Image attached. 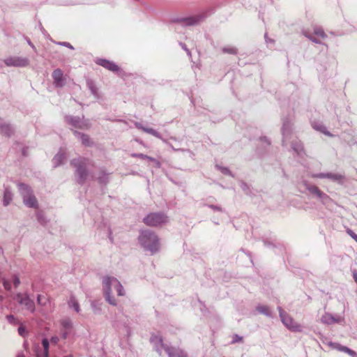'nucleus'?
Masks as SVG:
<instances>
[{
    "mask_svg": "<svg viewBox=\"0 0 357 357\" xmlns=\"http://www.w3.org/2000/svg\"><path fill=\"white\" fill-rule=\"evenodd\" d=\"M150 341L151 344H153L155 351L161 356L162 351H165V347H167V344L163 342L162 337L160 335H152Z\"/></svg>",
    "mask_w": 357,
    "mask_h": 357,
    "instance_id": "obj_13",
    "label": "nucleus"
},
{
    "mask_svg": "<svg viewBox=\"0 0 357 357\" xmlns=\"http://www.w3.org/2000/svg\"><path fill=\"white\" fill-rule=\"evenodd\" d=\"M91 307H92V309H93L94 313H96V314L100 313L101 308L98 303L93 301L91 303Z\"/></svg>",
    "mask_w": 357,
    "mask_h": 357,
    "instance_id": "obj_40",
    "label": "nucleus"
},
{
    "mask_svg": "<svg viewBox=\"0 0 357 357\" xmlns=\"http://www.w3.org/2000/svg\"><path fill=\"white\" fill-rule=\"evenodd\" d=\"M47 301V298L45 296L39 294L37 296V303L40 305H45Z\"/></svg>",
    "mask_w": 357,
    "mask_h": 357,
    "instance_id": "obj_39",
    "label": "nucleus"
},
{
    "mask_svg": "<svg viewBox=\"0 0 357 357\" xmlns=\"http://www.w3.org/2000/svg\"><path fill=\"white\" fill-rule=\"evenodd\" d=\"M282 322L289 330L294 332L302 331V326L289 317L281 307H278Z\"/></svg>",
    "mask_w": 357,
    "mask_h": 357,
    "instance_id": "obj_5",
    "label": "nucleus"
},
{
    "mask_svg": "<svg viewBox=\"0 0 357 357\" xmlns=\"http://www.w3.org/2000/svg\"><path fill=\"white\" fill-rule=\"evenodd\" d=\"M13 283H14V285L15 287H17L20 284V280L18 277H17V276L14 277Z\"/></svg>",
    "mask_w": 357,
    "mask_h": 357,
    "instance_id": "obj_54",
    "label": "nucleus"
},
{
    "mask_svg": "<svg viewBox=\"0 0 357 357\" xmlns=\"http://www.w3.org/2000/svg\"><path fill=\"white\" fill-rule=\"evenodd\" d=\"M171 147H172V149H173V150H174V151H182V152H185V151H186V152H188V153H190V155H194V154H193V153H192L191 151H190L189 149H175V148H174L172 145H171Z\"/></svg>",
    "mask_w": 357,
    "mask_h": 357,
    "instance_id": "obj_49",
    "label": "nucleus"
},
{
    "mask_svg": "<svg viewBox=\"0 0 357 357\" xmlns=\"http://www.w3.org/2000/svg\"><path fill=\"white\" fill-rule=\"evenodd\" d=\"M61 325L64 330L70 331L73 327L72 321L69 319L63 320L61 321Z\"/></svg>",
    "mask_w": 357,
    "mask_h": 357,
    "instance_id": "obj_37",
    "label": "nucleus"
},
{
    "mask_svg": "<svg viewBox=\"0 0 357 357\" xmlns=\"http://www.w3.org/2000/svg\"><path fill=\"white\" fill-rule=\"evenodd\" d=\"M0 252H1V248H0Z\"/></svg>",
    "mask_w": 357,
    "mask_h": 357,
    "instance_id": "obj_63",
    "label": "nucleus"
},
{
    "mask_svg": "<svg viewBox=\"0 0 357 357\" xmlns=\"http://www.w3.org/2000/svg\"><path fill=\"white\" fill-rule=\"evenodd\" d=\"M58 44L60 45L68 47V48H70L71 50L74 49V47L72 46V45L70 43H68V42H59V43H58Z\"/></svg>",
    "mask_w": 357,
    "mask_h": 357,
    "instance_id": "obj_48",
    "label": "nucleus"
},
{
    "mask_svg": "<svg viewBox=\"0 0 357 357\" xmlns=\"http://www.w3.org/2000/svg\"><path fill=\"white\" fill-rule=\"evenodd\" d=\"M168 221V217L162 212L151 213L145 216L143 222L149 227H158Z\"/></svg>",
    "mask_w": 357,
    "mask_h": 357,
    "instance_id": "obj_4",
    "label": "nucleus"
},
{
    "mask_svg": "<svg viewBox=\"0 0 357 357\" xmlns=\"http://www.w3.org/2000/svg\"><path fill=\"white\" fill-rule=\"evenodd\" d=\"M262 139H264L268 144H270V142L268 140V139L266 137H264Z\"/></svg>",
    "mask_w": 357,
    "mask_h": 357,
    "instance_id": "obj_58",
    "label": "nucleus"
},
{
    "mask_svg": "<svg viewBox=\"0 0 357 357\" xmlns=\"http://www.w3.org/2000/svg\"><path fill=\"white\" fill-rule=\"evenodd\" d=\"M18 190L20 192V195L22 197V199L24 197H26L27 196L31 195L33 193V190L28 185L24 183H19L17 184Z\"/></svg>",
    "mask_w": 357,
    "mask_h": 357,
    "instance_id": "obj_20",
    "label": "nucleus"
},
{
    "mask_svg": "<svg viewBox=\"0 0 357 357\" xmlns=\"http://www.w3.org/2000/svg\"><path fill=\"white\" fill-rule=\"evenodd\" d=\"M14 127L5 119L0 118V134L10 137L14 134Z\"/></svg>",
    "mask_w": 357,
    "mask_h": 357,
    "instance_id": "obj_14",
    "label": "nucleus"
},
{
    "mask_svg": "<svg viewBox=\"0 0 357 357\" xmlns=\"http://www.w3.org/2000/svg\"><path fill=\"white\" fill-rule=\"evenodd\" d=\"M257 310L267 317H271V313L269 307L266 305H259L257 307Z\"/></svg>",
    "mask_w": 357,
    "mask_h": 357,
    "instance_id": "obj_33",
    "label": "nucleus"
},
{
    "mask_svg": "<svg viewBox=\"0 0 357 357\" xmlns=\"http://www.w3.org/2000/svg\"><path fill=\"white\" fill-rule=\"evenodd\" d=\"M86 84L88 88L89 89L91 94L95 97L98 98V89L96 88L95 84L91 80H87Z\"/></svg>",
    "mask_w": 357,
    "mask_h": 357,
    "instance_id": "obj_31",
    "label": "nucleus"
},
{
    "mask_svg": "<svg viewBox=\"0 0 357 357\" xmlns=\"http://www.w3.org/2000/svg\"><path fill=\"white\" fill-rule=\"evenodd\" d=\"M310 176L314 178H327L340 184L343 183L344 180V175L332 172L312 174Z\"/></svg>",
    "mask_w": 357,
    "mask_h": 357,
    "instance_id": "obj_10",
    "label": "nucleus"
},
{
    "mask_svg": "<svg viewBox=\"0 0 357 357\" xmlns=\"http://www.w3.org/2000/svg\"><path fill=\"white\" fill-rule=\"evenodd\" d=\"M180 45L181 47L187 52L188 55L190 56L191 53L190 50L187 48L186 45L182 43H180Z\"/></svg>",
    "mask_w": 357,
    "mask_h": 357,
    "instance_id": "obj_53",
    "label": "nucleus"
},
{
    "mask_svg": "<svg viewBox=\"0 0 357 357\" xmlns=\"http://www.w3.org/2000/svg\"><path fill=\"white\" fill-rule=\"evenodd\" d=\"M131 156L132 158H139L140 159H143V160H145L146 157V155L145 154H143V153H132L131 154Z\"/></svg>",
    "mask_w": 357,
    "mask_h": 357,
    "instance_id": "obj_46",
    "label": "nucleus"
},
{
    "mask_svg": "<svg viewBox=\"0 0 357 357\" xmlns=\"http://www.w3.org/2000/svg\"><path fill=\"white\" fill-rule=\"evenodd\" d=\"M52 76L54 79V84L56 87L61 88L65 85V81L63 78V71L61 69L57 68L54 70Z\"/></svg>",
    "mask_w": 357,
    "mask_h": 357,
    "instance_id": "obj_15",
    "label": "nucleus"
},
{
    "mask_svg": "<svg viewBox=\"0 0 357 357\" xmlns=\"http://www.w3.org/2000/svg\"><path fill=\"white\" fill-rule=\"evenodd\" d=\"M241 188L245 192V194H247V195L249 194L250 191L248 189V186L245 182H243V181L241 182Z\"/></svg>",
    "mask_w": 357,
    "mask_h": 357,
    "instance_id": "obj_44",
    "label": "nucleus"
},
{
    "mask_svg": "<svg viewBox=\"0 0 357 357\" xmlns=\"http://www.w3.org/2000/svg\"><path fill=\"white\" fill-rule=\"evenodd\" d=\"M102 287H109L112 289L114 287L118 296H122L125 294V291L121 283L114 277L106 276L102 280Z\"/></svg>",
    "mask_w": 357,
    "mask_h": 357,
    "instance_id": "obj_7",
    "label": "nucleus"
},
{
    "mask_svg": "<svg viewBox=\"0 0 357 357\" xmlns=\"http://www.w3.org/2000/svg\"><path fill=\"white\" fill-rule=\"evenodd\" d=\"M141 246L146 251L152 254L157 252L160 248L159 238L155 232L149 229L140 231L138 237Z\"/></svg>",
    "mask_w": 357,
    "mask_h": 357,
    "instance_id": "obj_2",
    "label": "nucleus"
},
{
    "mask_svg": "<svg viewBox=\"0 0 357 357\" xmlns=\"http://www.w3.org/2000/svg\"><path fill=\"white\" fill-rule=\"evenodd\" d=\"M267 40H268V42H271V43H272V42H273V40L269 39V38H268V37H267Z\"/></svg>",
    "mask_w": 357,
    "mask_h": 357,
    "instance_id": "obj_60",
    "label": "nucleus"
},
{
    "mask_svg": "<svg viewBox=\"0 0 357 357\" xmlns=\"http://www.w3.org/2000/svg\"><path fill=\"white\" fill-rule=\"evenodd\" d=\"M215 167L220 170L223 174H225V175H229L232 177H234V175L232 174V173L231 172V171L227 168V167H221L218 165H215Z\"/></svg>",
    "mask_w": 357,
    "mask_h": 357,
    "instance_id": "obj_38",
    "label": "nucleus"
},
{
    "mask_svg": "<svg viewBox=\"0 0 357 357\" xmlns=\"http://www.w3.org/2000/svg\"><path fill=\"white\" fill-rule=\"evenodd\" d=\"M267 33H265L264 35V38H265V40H266V42L268 43V40H267Z\"/></svg>",
    "mask_w": 357,
    "mask_h": 357,
    "instance_id": "obj_59",
    "label": "nucleus"
},
{
    "mask_svg": "<svg viewBox=\"0 0 357 357\" xmlns=\"http://www.w3.org/2000/svg\"><path fill=\"white\" fill-rule=\"evenodd\" d=\"M313 33L314 35L322 39H325L327 38L326 33L324 32V29L321 26H314L313 27Z\"/></svg>",
    "mask_w": 357,
    "mask_h": 357,
    "instance_id": "obj_30",
    "label": "nucleus"
},
{
    "mask_svg": "<svg viewBox=\"0 0 357 357\" xmlns=\"http://www.w3.org/2000/svg\"><path fill=\"white\" fill-rule=\"evenodd\" d=\"M3 284L4 288L6 290H8V291L10 290V289H11V284H10V282L8 280H3Z\"/></svg>",
    "mask_w": 357,
    "mask_h": 357,
    "instance_id": "obj_47",
    "label": "nucleus"
},
{
    "mask_svg": "<svg viewBox=\"0 0 357 357\" xmlns=\"http://www.w3.org/2000/svg\"><path fill=\"white\" fill-rule=\"evenodd\" d=\"M127 331L129 330V327L126 326Z\"/></svg>",
    "mask_w": 357,
    "mask_h": 357,
    "instance_id": "obj_61",
    "label": "nucleus"
},
{
    "mask_svg": "<svg viewBox=\"0 0 357 357\" xmlns=\"http://www.w3.org/2000/svg\"><path fill=\"white\" fill-rule=\"evenodd\" d=\"M6 318L8 322L12 325H16L17 323L16 318L12 314L7 315Z\"/></svg>",
    "mask_w": 357,
    "mask_h": 357,
    "instance_id": "obj_42",
    "label": "nucleus"
},
{
    "mask_svg": "<svg viewBox=\"0 0 357 357\" xmlns=\"http://www.w3.org/2000/svg\"><path fill=\"white\" fill-rule=\"evenodd\" d=\"M303 34L307 38L310 40H311L312 43H314L316 44H322L321 41L320 40V39L313 36L311 33H310L309 31H306V30H303L302 31Z\"/></svg>",
    "mask_w": 357,
    "mask_h": 357,
    "instance_id": "obj_32",
    "label": "nucleus"
},
{
    "mask_svg": "<svg viewBox=\"0 0 357 357\" xmlns=\"http://www.w3.org/2000/svg\"><path fill=\"white\" fill-rule=\"evenodd\" d=\"M42 345H43V351H45V356L43 357H45V356L49 355V347H50V342L48 339L43 338L42 340Z\"/></svg>",
    "mask_w": 357,
    "mask_h": 357,
    "instance_id": "obj_35",
    "label": "nucleus"
},
{
    "mask_svg": "<svg viewBox=\"0 0 357 357\" xmlns=\"http://www.w3.org/2000/svg\"><path fill=\"white\" fill-rule=\"evenodd\" d=\"M135 125L136 128H137L139 130H143L144 132H145L146 133L151 134L159 139L162 138L161 135L153 128H146V127L143 126V125L141 123H138V122H136L135 123Z\"/></svg>",
    "mask_w": 357,
    "mask_h": 357,
    "instance_id": "obj_22",
    "label": "nucleus"
},
{
    "mask_svg": "<svg viewBox=\"0 0 357 357\" xmlns=\"http://www.w3.org/2000/svg\"><path fill=\"white\" fill-rule=\"evenodd\" d=\"M346 231L357 243V234H355L351 229H347Z\"/></svg>",
    "mask_w": 357,
    "mask_h": 357,
    "instance_id": "obj_43",
    "label": "nucleus"
},
{
    "mask_svg": "<svg viewBox=\"0 0 357 357\" xmlns=\"http://www.w3.org/2000/svg\"><path fill=\"white\" fill-rule=\"evenodd\" d=\"M243 340V337L238 335H235L233 337V340H232V343H236V342H242Z\"/></svg>",
    "mask_w": 357,
    "mask_h": 357,
    "instance_id": "obj_50",
    "label": "nucleus"
},
{
    "mask_svg": "<svg viewBox=\"0 0 357 357\" xmlns=\"http://www.w3.org/2000/svg\"><path fill=\"white\" fill-rule=\"evenodd\" d=\"M165 351L169 357H188L186 353L178 347L167 345V347H165Z\"/></svg>",
    "mask_w": 357,
    "mask_h": 357,
    "instance_id": "obj_16",
    "label": "nucleus"
},
{
    "mask_svg": "<svg viewBox=\"0 0 357 357\" xmlns=\"http://www.w3.org/2000/svg\"><path fill=\"white\" fill-rule=\"evenodd\" d=\"M342 317H335L331 314H329V313H326L321 317V321L323 323L328 324V325L334 324V323H339L342 321Z\"/></svg>",
    "mask_w": 357,
    "mask_h": 357,
    "instance_id": "obj_21",
    "label": "nucleus"
},
{
    "mask_svg": "<svg viewBox=\"0 0 357 357\" xmlns=\"http://www.w3.org/2000/svg\"><path fill=\"white\" fill-rule=\"evenodd\" d=\"M26 41L28 43V44L33 49L35 50L36 47L34 46V45L30 41V40L29 38L26 39Z\"/></svg>",
    "mask_w": 357,
    "mask_h": 357,
    "instance_id": "obj_57",
    "label": "nucleus"
},
{
    "mask_svg": "<svg viewBox=\"0 0 357 357\" xmlns=\"http://www.w3.org/2000/svg\"><path fill=\"white\" fill-rule=\"evenodd\" d=\"M93 180H97L100 184H106L109 181V175L105 172L100 171L97 177L94 176Z\"/></svg>",
    "mask_w": 357,
    "mask_h": 357,
    "instance_id": "obj_26",
    "label": "nucleus"
},
{
    "mask_svg": "<svg viewBox=\"0 0 357 357\" xmlns=\"http://www.w3.org/2000/svg\"><path fill=\"white\" fill-rule=\"evenodd\" d=\"M37 220L41 225H45L46 223V219L44 217L43 214L41 212H38L36 214Z\"/></svg>",
    "mask_w": 357,
    "mask_h": 357,
    "instance_id": "obj_41",
    "label": "nucleus"
},
{
    "mask_svg": "<svg viewBox=\"0 0 357 357\" xmlns=\"http://www.w3.org/2000/svg\"><path fill=\"white\" fill-rule=\"evenodd\" d=\"M105 300L112 305L116 306L117 305L115 298L112 295V289L109 287L106 288L102 287Z\"/></svg>",
    "mask_w": 357,
    "mask_h": 357,
    "instance_id": "obj_23",
    "label": "nucleus"
},
{
    "mask_svg": "<svg viewBox=\"0 0 357 357\" xmlns=\"http://www.w3.org/2000/svg\"><path fill=\"white\" fill-rule=\"evenodd\" d=\"M312 126L314 130H318L326 135H331L330 132L327 131L326 128L321 123L313 122Z\"/></svg>",
    "mask_w": 357,
    "mask_h": 357,
    "instance_id": "obj_28",
    "label": "nucleus"
},
{
    "mask_svg": "<svg viewBox=\"0 0 357 357\" xmlns=\"http://www.w3.org/2000/svg\"><path fill=\"white\" fill-rule=\"evenodd\" d=\"M303 185L311 196L319 200L322 204L329 206L333 202L332 199L317 186L310 184L307 181H305Z\"/></svg>",
    "mask_w": 357,
    "mask_h": 357,
    "instance_id": "obj_3",
    "label": "nucleus"
},
{
    "mask_svg": "<svg viewBox=\"0 0 357 357\" xmlns=\"http://www.w3.org/2000/svg\"><path fill=\"white\" fill-rule=\"evenodd\" d=\"M206 17V13H202L188 17L176 18L173 20V22L180 23L183 26H195L203 22Z\"/></svg>",
    "mask_w": 357,
    "mask_h": 357,
    "instance_id": "obj_6",
    "label": "nucleus"
},
{
    "mask_svg": "<svg viewBox=\"0 0 357 357\" xmlns=\"http://www.w3.org/2000/svg\"><path fill=\"white\" fill-rule=\"evenodd\" d=\"M145 159H146V160H148L149 161H151V162H155V165H156V166H157V167H158L160 166V162H159L158 160H156L155 158H152V157H151V156L146 155V158H145Z\"/></svg>",
    "mask_w": 357,
    "mask_h": 357,
    "instance_id": "obj_45",
    "label": "nucleus"
},
{
    "mask_svg": "<svg viewBox=\"0 0 357 357\" xmlns=\"http://www.w3.org/2000/svg\"><path fill=\"white\" fill-rule=\"evenodd\" d=\"M66 121L72 126L79 129H87L90 127V123L88 121H85L79 116H66Z\"/></svg>",
    "mask_w": 357,
    "mask_h": 357,
    "instance_id": "obj_9",
    "label": "nucleus"
},
{
    "mask_svg": "<svg viewBox=\"0 0 357 357\" xmlns=\"http://www.w3.org/2000/svg\"><path fill=\"white\" fill-rule=\"evenodd\" d=\"M291 149L298 155H302L303 153H305L303 145L299 140H294L292 142Z\"/></svg>",
    "mask_w": 357,
    "mask_h": 357,
    "instance_id": "obj_24",
    "label": "nucleus"
},
{
    "mask_svg": "<svg viewBox=\"0 0 357 357\" xmlns=\"http://www.w3.org/2000/svg\"><path fill=\"white\" fill-rule=\"evenodd\" d=\"M4 63L7 66L25 67L29 63V61L26 57L10 56L4 60Z\"/></svg>",
    "mask_w": 357,
    "mask_h": 357,
    "instance_id": "obj_12",
    "label": "nucleus"
},
{
    "mask_svg": "<svg viewBox=\"0 0 357 357\" xmlns=\"http://www.w3.org/2000/svg\"><path fill=\"white\" fill-rule=\"evenodd\" d=\"M207 206L214 211H222V208L219 206L213 205V204L207 205Z\"/></svg>",
    "mask_w": 357,
    "mask_h": 357,
    "instance_id": "obj_51",
    "label": "nucleus"
},
{
    "mask_svg": "<svg viewBox=\"0 0 357 357\" xmlns=\"http://www.w3.org/2000/svg\"><path fill=\"white\" fill-rule=\"evenodd\" d=\"M71 165L75 168V175L76 181L79 185L85 183L87 179H94V175L90 174L87 169L89 160L85 158H75L70 162Z\"/></svg>",
    "mask_w": 357,
    "mask_h": 357,
    "instance_id": "obj_1",
    "label": "nucleus"
},
{
    "mask_svg": "<svg viewBox=\"0 0 357 357\" xmlns=\"http://www.w3.org/2000/svg\"><path fill=\"white\" fill-rule=\"evenodd\" d=\"M59 339L57 336H52L51 337V342L54 344H56L59 342Z\"/></svg>",
    "mask_w": 357,
    "mask_h": 357,
    "instance_id": "obj_55",
    "label": "nucleus"
},
{
    "mask_svg": "<svg viewBox=\"0 0 357 357\" xmlns=\"http://www.w3.org/2000/svg\"><path fill=\"white\" fill-rule=\"evenodd\" d=\"M70 331H68V330H64L63 333H62V336L64 339L67 338L69 333H70Z\"/></svg>",
    "mask_w": 357,
    "mask_h": 357,
    "instance_id": "obj_56",
    "label": "nucleus"
},
{
    "mask_svg": "<svg viewBox=\"0 0 357 357\" xmlns=\"http://www.w3.org/2000/svg\"><path fill=\"white\" fill-rule=\"evenodd\" d=\"M68 305H69L70 307L74 308V310L77 312H79L80 309H79V303L74 296L70 297V301L68 302Z\"/></svg>",
    "mask_w": 357,
    "mask_h": 357,
    "instance_id": "obj_34",
    "label": "nucleus"
},
{
    "mask_svg": "<svg viewBox=\"0 0 357 357\" xmlns=\"http://www.w3.org/2000/svg\"><path fill=\"white\" fill-rule=\"evenodd\" d=\"M18 333L19 334L21 335V336H24L25 333H26V329L23 326H20L18 328Z\"/></svg>",
    "mask_w": 357,
    "mask_h": 357,
    "instance_id": "obj_52",
    "label": "nucleus"
},
{
    "mask_svg": "<svg viewBox=\"0 0 357 357\" xmlns=\"http://www.w3.org/2000/svg\"><path fill=\"white\" fill-rule=\"evenodd\" d=\"M65 357H72V356H66Z\"/></svg>",
    "mask_w": 357,
    "mask_h": 357,
    "instance_id": "obj_62",
    "label": "nucleus"
},
{
    "mask_svg": "<svg viewBox=\"0 0 357 357\" xmlns=\"http://www.w3.org/2000/svg\"><path fill=\"white\" fill-rule=\"evenodd\" d=\"M222 51L223 53H225V54H237V49L234 47H230V46L224 47L222 49Z\"/></svg>",
    "mask_w": 357,
    "mask_h": 357,
    "instance_id": "obj_36",
    "label": "nucleus"
},
{
    "mask_svg": "<svg viewBox=\"0 0 357 357\" xmlns=\"http://www.w3.org/2000/svg\"><path fill=\"white\" fill-rule=\"evenodd\" d=\"M293 123L291 119L289 117H286L282 119V126L281 128L282 135V146H285V143L289 139L292 133Z\"/></svg>",
    "mask_w": 357,
    "mask_h": 357,
    "instance_id": "obj_11",
    "label": "nucleus"
},
{
    "mask_svg": "<svg viewBox=\"0 0 357 357\" xmlns=\"http://www.w3.org/2000/svg\"><path fill=\"white\" fill-rule=\"evenodd\" d=\"M335 348L337 349L338 351L347 353V354L352 357H357V354L347 347L337 344Z\"/></svg>",
    "mask_w": 357,
    "mask_h": 357,
    "instance_id": "obj_27",
    "label": "nucleus"
},
{
    "mask_svg": "<svg viewBox=\"0 0 357 357\" xmlns=\"http://www.w3.org/2000/svg\"><path fill=\"white\" fill-rule=\"evenodd\" d=\"M73 134L75 137L79 139L82 142V144L85 146H92L93 142H91L89 136L88 135L82 133L77 130H73Z\"/></svg>",
    "mask_w": 357,
    "mask_h": 357,
    "instance_id": "obj_18",
    "label": "nucleus"
},
{
    "mask_svg": "<svg viewBox=\"0 0 357 357\" xmlns=\"http://www.w3.org/2000/svg\"><path fill=\"white\" fill-rule=\"evenodd\" d=\"M12 199H13V194L8 189L6 188L4 190V193H3V205L5 206H7L8 205L10 204Z\"/></svg>",
    "mask_w": 357,
    "mask_h": 357,
    "instance_id": "obj_29",
    "label": "nucleus"
},
{
    "mask_svg": "<svg viewBox=\"0 0 357 357\" xmlns=\"http://www.w3.org/2000/svg\"><path fill=\"white\" fill-rule=\"evenodd\" d=\"M15 299L20 304L23 305L24 308L31 312L35 311V303L27 294L18 293L16 294Z\"/></svg>",
    "mask_w": 357,
    "mask_h": 357,
    "instance_id": "obj_8",
    "label": "nucleus"
},
{
    "mask_svg": "<svg viewBox=\"0 0 357 357\" xmlns=\"http://www.w3.org/2000/svg\"><path fill=\"white\" fill-rule=\"evenodd\" d=\"M65 159L64 153L59 151L52 159V163L54 167H59L62 164L63 160Z\"/></svg>",
    "mask_w": 357,
    "mask_h": 357,
    "instance_id": "obj_25",
    "label": "nucleus"
},
{
    "mask_svg": "<svg viewBox=\"0 0 357 357\" xmlns=\"http://www.w3.org/2000/svg\"><path fill=\"white\" fill-rule=\"evenodd\" d=\"M96 63L112 72H116L119 69V66L116 63L107 59H98L96 60Z\"/></svg>",
    "mask_w": 357,
    "mask_h": 357,
    "instance_id": "obj_17",
    "label": "nucleus"
},
{
    "mask_svg": "<svg viewBox=\"0 0 357 357\" xmlns=\"http://www.w3.org/2000/svg\"><path fill=\"white\" fill-rule=\"evenodd\" d=\"M22 200L24 205L27 207L33 208H38V200L33 195V192L26 197H24Z\"/></svg>",
    "mask_w": 357,
    "mask_h": 357,
    "instance_id": "obj_19",
    "label": "nucleus"
}]
</instances>
